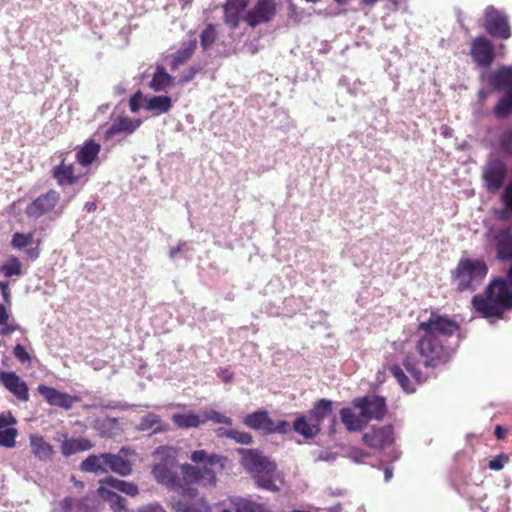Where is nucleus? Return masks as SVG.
Instances as JSON below:
<instances>
[{
    "label": "nucleus",
    "instance_id": "obj_1",
    "mask_svg": "<svg viewBox=\"0 0 512 512\" xmlns=\"http://www.w3.org/2000/svg\"><path fill=\"white\" fill-rule=\"evenodd\" d=\"M460 331L459 323L445 314L431 312L428 320L418 324L416 334L418 339L415 349L423 365L427 368H438L448 364L454 350L444 343L445 338Z\"/></svg>",
    "mask_w": 512,
    "mask_h": 512
},
{
    "label": "nucleus",
    "instance_id": "obj_62",
    "mask_svg": "<svg viewBox=\"0 0 512 512\" xmlns=\"http://www.w3.org/2000/svg\"><path fill=\"white\" fill-rule=\"evenodd\" d=\"M138 512H165V510L158 504H149L142 507Z\"/></svg>",
    "mask_w": 512,
    "mask_h": 512
},
{
    "label": "nucleus",
    "instance_id": "obj_20",
    "mask_svg": "<svg viewBox=\"0 0 512 512\" xmlns=\"http://www.w3.org/2000/svg\"><path fill=\"white\" fill-rule=\"evenodd\" d=\"M134 451L129 447H122L119 454L105 453L106 472L111 471L120 476H128L132 473V463L121 455H132Z\"/></svg>",
    "mask_w": 512,
    "mask_h": 512
},
{
    "label": "nucleus",
    "instance_id": "obj_63",
    "mask_svg": "<svg viewBox=\"0 0 512 512\" xmlns=\"http://www.w3.org/2000/svg\"><path fill=\"white\" fill-rule=\"evenodd\" d=\"M10 314L5 305L0 304V326L9 321Z\"/></svg>",
    "mask_w": 512,
    "mask_h": 512
},
{
    "label": "nucleus",
    "instance_id": "obj_41",
    "mask_svg": "<svg viewBox=\"0 0 512 512\" xmlns=\"http://www.w3.org/2000/svg\"><path fill=\"white\" fill-rule=\"evenodd\" d=\"M0 272L6 278L19 277L23 274L22 263L16 256L11 255L1 264Z\"/></svg>",
    "mask_w": 512,
    "mask_h": 512
},
{
    "label": "nucleus",
    "instance_id": "obj_25",
    "mask_svg": "<svg viewBox=\"0 0 512 512\" xmlns=\"http://www.w3.org/2000/svg\"><path fill=\"white\" fill-rule=\"evenodd\" d=\"M29 440L31 452L38 460L48 462L53 459L55 450L42 436L30 435Z\"/></svg>",
    "mask_w": 512,
    "mask_h": 512
},
{
    "label": "nucleus",
    "instance_id": "obj_54",
    "mask_svg": "<svg viewBox=\"0 0 512 512\" xmlns=\"http://www.w3.org/2000/svg\"><path fill=\"white\" fill-rule=\"evenodd\" d=\"M509 460L508 456L505 454H500L491 459L488 463V467L491 470L499 471L504 467V463Z\"/></svg>",
    "mask_w": 512,
    "mask_h": 512
},
{
    "label": "nucleus",
    "instance_id": "obj_45",
    "mask_svg": "<svg viewBox=\"0 0 512 512\" xmlns=\"http://www.w3.org/2000/svg\"><path fill=\"white\" fill-rule=\"evenodd\" d=\"M218 32L214 24H208L200 35V43L204 50L209 49L216 41Z\"/></svg>",
    "mask_w": 512,
    "mask_h": 512
},
{
    "label": "nucleus",
    "instance_id": "obj_48",
    "mask_svg": "<svg viewBox=\"0 0 512 512\" xmlns=\"http://www.w3.org/2000/svg\"><path fill=\"white\" fill-rule=\"evenodd\" d=\"M406 371L414 378L417 384H422L427 380V377L419 367L410 358H406L403 362Z\"/></svg>",
    "mask_w": 512,
    "mask_h": 512
},
{
    "label": "nucleus",
    "instance_id": "obj_37",
    "mask_svg": "<svg viewBox=\"0 0 512 512\" xmlns=\"http://www.w3.org/2000/svg\"><path fill=\"white\" fill-rule=\"evenodd\" d=\"M172 421L181 429L198 428L200 425H203L201 415L193 412L176 413L172 416Z\"/></svg>",
    "mask_w": 512,
    "mask_h": 512
},
{
    "label": "nucleus",
    "instance_id": "obj_64",
    "mask_svg": "<svg viewBox=\"0 0 512 512\" xmlns=\"http://www.w3.org/2000/svg\"><path fill=\"white\" fill-rule=\"evenodd\" d=\"M216 434L218 437L231 439L232 429L221 427L216 430Z\"/></svg>",
    "mask_w": 512,
    "mask_h": 512
},
{
    "label": "nucleus",
    "instance_id": "obj_15",
    "mask_svg": "<svg viewBox=\"0 0 512 512\" xmlns=\"http://www.w3.org/2000/svg\"><path fill=\"white\" fill-rule=\"evenodd\" d=\"M362 442L371 449L382 450L394 443V429L392 425L372 427L362 435Z\"/></svg>",
    "mask_w": 512,
    "mask_h": 512
},
{
    "label": "nucleus",
    "instance_id": "obj_46",
    "mask_svg": "<svg viewBox=\"0 0 512 512\" xmlns=\"http://www.w3.org/2000/svg\"><path fill=\"white\" fill-rule=\"evenodd\" d=\"M499 150L507 156H512V127L504 130L498 138Z\"/></svg>",
    "mask_w": 512,
    "mask_h": 512
},
{
    "label": "nucleus",
    "instance_id": "obj_29",
    "mask_svg": "<svg viewBox=\"0 0 512 512\" xmlns=\"http://www.w3.org/2000/svg\"><path fill=\"white\" fill-rule=\"evenodd\" d=\"M94 429L103 438H113L121 433V427L117 418L105 417L96 419Z\"/></svg>",
    "mask_w": 512,
    "mask_h": 512
},
{
    "label": "nucleus",
    "instance_id": "obj_47",
    "mask_svg": "<svg viewBox=\"0 0 512 512\" xmlns=\"http://www.w3.org/2000/svg\"><path fill=\"white\" fill-rule=\"evenodd\" d=\"M33 238V232H29L27 234L16 232L12 236L11 246L15 249H23L33 243Z\"/></svg>",
    "mask_w": 512,
    "mask_h": 512
},
{
    "label": "nucleus",
    "instance_id": "obj_11",
    "mask_svg": "<svg viewBox=\"0 0 512 512\" xmlns=\"http://www.w3.org/2000/svg\"><path fill=\"white\" fill-rule=\"evenodd\" d=\"M67 156L68 152H61L59 155L60 163L56 165L51 172L52 177L61 187L73 186L85 177V174L77 171L75 163L66 162Z\"/></svg>",
    "mask_w": 512,
    "mask_h": 512
},
{
    "label": "nucleus",
    "instance_id": "obj_22",
    "mask_svg": "<svg viewBox=\"0 0 512 512\" xmlns=\"http://www.w3.org/2000/svg\"><path fill=\"white\" fill-rule=\"evenodd\" d=\"M248 5V0H226L223 5L224 22L232 29H236L241 20V13Z\"/></svg>",
    "mask_w": 512,
    "mask_h": 512
},
{
    "label": "nucleus",
    "instance_id": "obj_40",
    "mask_svg": "<svg viewBox=\"0 0 512 512\" xmlns=\"http://www.w3.org/2000/svg\"><path fill=\"white\" fill-rule=\"evenodd\" d=\"M171 108L172 101L168 96H153L146 102V109L157 114L167 113Z\"/></svg>",
    "mask_w": 512,
    "mask_h": 512
},
{
    "label": "nucleus",
    "instance_id": "obj_26",
    "mask_svg": "<svg viewBox=\"0 0 512 512\" xmlns=\"http://www.w3.org/2000/svg\"><path fill=\"white\" fill-rule=\"evenodd\" d=\"M243 424L251 429L262 431L268 434L272 419L269 417L268 412L265 410H258L253 413L247 414L243 418Z\"/></svg>",
    "mask_w": 512,
    "mask_h": 512
},
{
    "label": "nucleus",
    "instance_id": "obj_3",
    "mask_svg": "<svg viewBox=\"0 0 512 512\" xmlns=\"http://www.w3.org/2000/svg\"><path fill=\"white\" fill-rule=\"evenodd\" d=\"M190 459L196 465L182 464L180 469L183 473L187 486L202 484L204 486H215L217 483V472L225 468L227 457L215 453L209 454L205 450H195L191 453Z\"/></svg>",
    "mask_w": 512,
    "mask_h": 512
},
{
    "label": "nucleus",
    "instance_id": "obj_49",
    "mask_svg": "<svg viewBox=\"0 0 512 512\" xmlns=\"http://www.w3.org/2000/svg\"><path fill=\"white\" fill-rule=\"evenodd\" d=\"M17 429L9 427L0 431V446L5 448H13L16 444Z\"/></svg>",
    "mask_w": 512,
    "mask_h": 512
},
{
    "label": "nucleus",
    "instance_id": "obj_39",
    "mask_svg": "<svg viewBox=\"0 0 512 512\" xmlns=\"http://www.w3.org/2000/svg\"><path fill=\"white\" fill-rule=\"evenodd\" d=\"M235 512H271L264 504L246 498H235L231 500Z\"/></svg>",
    "mask_w": 512,
    "mask_h": 512
},
{
    "label": "nucleus",
    "instance_id": "obj_27",
    "mask_svg": "<svg viewBox=\"0 0 512 512\" xmlns=\"http://www.w3.org/2000/svg\"><path fill=\"white\" fill-rule=\"evenodd\" d=\"M339 415L341 422L345 426L346 430L349 432L362 431L367 425V422L365 418L361 415V412L359 413V415H357L349 407L342 408L339 412Z\"/></svg>",
    "mask_w": 512,
    "mask_h": 512
},
{
    "label": "nucleus",
    "instance_id": "obj_55",
    "mask_svg": "<svg viewBox=\"0 0 512 512\" xmlns=\"http://www.w3.org/2000/svg\"><path fill=\"white\" fill-rule=\"evenodd\" d=\"M348 456L355 462H362L363 459L369 456V453L358 447H350L348 450Z\"/></svg>",
    "mask_w": 512,
    "mask_h": 512
},
{
    "label": "nucleus",
    "instance_id": "obj_18",
    "mask_svg": "<svg viewBox=\"0 0 512 512\" xmlns=\"http://www.w3.org/2000/svg\"><path fill=\"white\" fill-rule=\"evenodd\" d=\"M0 384L4 386L19 401L27 402L29 400V388L27 383L12 371L0 372Z\"/></svg>",
    "mask_w": 512,
    "mask_h": 512
},
{
    "label": "nucleus",
    "instance_id": "obj_31",
    "mask_svg": "<svg viewBox=\"0 0 512 512\" xmlns=\"http://www.w3.org/2000/svg\"><path fill=\"white\" fill-rule=\"evenodd\" d=\"M60 512H96V508L87 503L86 498L65 497L59 502Z\"/></svg>",
    "mask_w": 512,
    "mask_h": 512
},
{
    "label": "nucleus",
    "instance_id": "obj_6",
    "mask_svg": "<svg viewBox=\"0 0 512 512\" xmlns=\"http://www.w3.org/2000/svg\"><path fill=\"white\" fill-rule=\"evenodd\" d=\"M489 86L504 94L494 106L492 113L497 119H506L512 114V66H502L492 71L487 78Z\"/></svg>",
    "mask_w": 512,
    "mask_h": 512
},
{
    "label": "nucleus",
    "instance_id": "obj_56",
    "mask_svg": "<svg viewBox=\"0 0 512 512\" xmlns=\"http://www.w3.org/2000/svg\"><path fill=\"white\" fill-rule=\"evenodd\" d=\"M200 72L199 67L192 66L186 72H184L179 80L181 84L190 82Z\"/></svg>",
    "mask_w": 512,
    "mask_h": 512
},
{
    "label": "nucleus",
    "instance_id": "obj_51",
    "mask_svg": "<svg viewBox=\"0 0 512 512\" xmlns=\"http://www.w3.org/2000/svg\"><path fill=\"white\" fill-rule=\"evenodd\" d=\"M231 440L242 445H249L253 441V437L250 433L232 429Z\"/></svg>",
    "mask_w": 512,
    "mask_h": 512
},
{
    "label": "nucleus",
    "instance_id": "obj_52",
    "mask_svg": "<svg viewBox=\"0 0 512 512\" xmlns=\"http://www.w3.org/2000/svg\"><path fill=\"white\" fill-rule=\"evenodd\" d=\"M13 354L15 358L22 364L30 363L31 362V356L26 350V348L21 344H16L13 349Z\"/></svg>",
    "mask_w": 512,
    "mask_h": 512
},
{
    "label": "nucleus",
    "instance_id": "obj_24",
    "mask_svg": "<svg viewBox=\"0 0 512 512\" xmlns=\"http://www.w3.org/2000/svg\"><path fill=\"white\" fill-rule=\"evenodd\" d=\"M141 120H133L129 117H119L112 125L106 130L104 137L106 140H111L115 135L119 133L132 134L140 125Z\"/></svg>",
    "mask_w": 512,
    "mask_h": 512
},
{
    "label": "nucleus",
    "instance_id": "obj_30",
    "mask_svg": "<svg viewBox=\"0 0 512 512\" xmlns=\"http://www.w3.org/2000/svg\"><path fill=\"white\" fill-rule=\"evenodd\" d=\"M98 495L106 501L113 512H130L127 508L126 500L117 493L100 486L97 489Z\"/></svg>",
    "mask_w": 512,
    "mask_h": 512
},
{
    "label": "nucleus",
    "instance_id": "obj_13",
    "mask_svg": "<svg viewBox=\"0 0 512 512\" xmlns=\"http://www.w3.org/2000/svg\"><path fill=\"white\" fill-rule=\"evenodd\" d=\"M276 14V3L274 0H258L257 3L247 11L243 20L251 28L270 22Z\"/></svg>",
    "mask_w": 512,
    "mask_h": 512
},
{
    "label": "nucleus",
    "instance_id": "obj_10",
    "mask_svg": "<svg viewBox=\"0 0 512 512\" xmlns=\"http://www.w3.org/2000/svg\"><path fill=\"white\" fill-rule=\"evenodd\" d=\"M485 236L487 241L494 245L499 260L512 259V230L510 227L502 229L490 227Z\"/></svg>",
    "mask_w": 512,
    "mask_h": 512
},
{
    "label": "nucleus",
    "instance_id": "obj_9",
    "mask_svg": "<svg viewBox=\"0 0 512 512\" xmlns=\"http://www.w3.org/2000/svg\"><path fill=\"white\" fill-rule=\"evenodd\" d=\"M353 406L361 411L366 422L370 420H382L387 414L386 399L382 396L372 395L356 398Z\"/></svg>",
    "mask_w": 512,
    "mask_h": 512
},
{
    "label": "nucleus",
    "instance_id": "obj_16",
    "mask_svg": "<svg viewBox=\"0 0 512 512\" xmlns=\"http://www.w3.org/2000/svg\"><path fill=\"white\" fill-rule=\"evenodd\" d=\"M152 474L158 483L172 489H184L187 487L186 481L182 479L183 473L181 469L173 471L167 463L161 462L154 465Z\"/></svg>",
    "mask_w": 512,
    "mask_h": 512
},
{
    "label": "nucleus",
    "instance_id": "obj_8",
    "mask_svg": "<svg viewBox=\"0 0 512 512\" xmlns=\"http://www.w3.org/2000/svg\"><path fill=\"white\" fill-rule=\"evenodd\" d=\"M483 26L494 38L507 40L512 35L507 15L492 5L485 9Z\"/></svg>",
    "mask_w": 512,
    "mask_h": 512
},
{
    "label": "nucleus",
    "instance_id": "obj_12",
    "mask_svg": "<svg viewBox=\"0 0 512 512\" xmlns=\"http://www.w3.org/2000/svg\"><path fill=\"white\" fill-rule=\"evenodd\" d=\"M60 201V193L55 189H49L46 193L39 195L25 208L28 218L38 219L51 213Z\"/></svg>",
    "mask_w": 512,
    "mask_h": 512
},
{
    "label": "nucleus",
    "instance_id": "obj_17",
    "mask_svg": "<svg viewBox=\"0 0 512 512\" xmlns=\"http://www.w3.org/2000/svg\"><path fill=\"white\" fill-rule=\"evenodd\" d=\"M471 56L481 67H489L495 59L494 47L489 39L478 36L471 43Z\"/></svg>",
    "mask_w": 512,
    "mask_h": 512
},
{
    "label": "nucleus",
    "instance_id": "obj_61",
    "mask_svg": "<svg viewBox=\"0 0 512 512\" xmlns=\"http://www.w3.org/2000/svg\"><path fill=\"white\" fill-rule=\"evenodd\" d=\"M0 327H1L0 334H2V335H9L18 329L17 325H12V324H9L8 322H6V324H2Z\"/></svg>",
    "mask_w": 512,
    "mask_h": 512
},
{
    "label": "nucleus",
    "instance_id": "obj_28",
    "mask_svg": "<svg viewBox=\"0 0 512 512\" xmlns=\"http://www.w3.org/2000/svg\"><path fill=\"white\" fill-rule=\"evenodd\" d=\"M333 402L331 400L322 398L314 402L313 407L309 410V419L321 428L324 419L332 413Z\"/></svg>",
    "mask_w": 512,
    "mask_h": 512
},
{
    "label": "nucleus",
    "instance_id": "obj_2",
    "mask_svg": "<svg viewBox=\"0 0 512 512\" xmlns=\"http://www.w3.org/2000/svg\"><path fill=\"white\" fill-rule=\"evenodd\" d=\"M471 303L482 317L502 319L506 310H512V285L504 277L494 278L483 294L473 296Z\"/></svg>",
    "mask_w": 512,
    "mask_h": 512
},
{
    "label": "nucleus",
    "instance_id": "obj_36",
    "mask_svg": "<svg viewBox=\"0 0 512 512\" xmlns=\"http://www.w3.org/2000/svg\"><path fill=\"white\" fill-rule=\"evenodd\" d=\"M105 453L92 454L80 464V469L88 473H106Z\"/></svg>",
    "mask_w": 512,
    "mask_h": 512
},
{
    "label": "nucleus",
    "instance_id": "obj_58",
    "mask_svg": "<svg viewBox=\"0 0 512 512\" xmlns=\"http://www.w3.org/2000/svg\"><path fill=\"white\" fill-rule=\"evenodd\" d=\"M16 424V419L12 416L0 415V431Z\"/></svg>",
    "mask_w": 512,
    "mask_h": 512
},
{
    "label": "nucleus",
    "instance_id": "obj_33",
    "mask_svg": "<svg viewBox=\"0 0 512 512\" xmlns=\"http://www.w3.org/2000/svg\"><path fill=\"white\" fill-rule=\"evenodd\" d=\"M293 430L305 439L315 438L321 431L307 416L300 415L293 422Z\"/></svg>",
    "mask_w": 512,
    "mask_h": 512
},
{
    "label": "nucleus",
    "instance_id": "obj_4",
    "mask_svg": "<svg viewBox=\"0 0 512 512\" xmlns=\"http://www.w3.org/2000/svg\"><path fill=\"white\" fill-rule=\"evenodd\" d=\"M241 456L240 463L248 472L258 488L279 492L280 487L276 484L278 478L277 464L274 460L264 455L259 449H237Z\"/></svg>",
    "mask_w": 512,
    "mask_h": 512
},
{
    "label": "nucleus",
    "instance_id": "obj_34",
    "mask_svg": "<svg viewBox=\"0 0 512 512\" xmlns=\"http://www.w3.org/2000/svg\"><path fill=\"white\" fill-rule=\"evenodd\" d=\"M173 85V77L166 72L163 66L158 65L150 81L149 87L155 92L166 91Z\"/></svg>",
    "mask_w": 512,
    "mask_h": 512
},
{
    "label": "nucleus",
    "instance_id": "obj_59",
    "mask_svg": "<svg viewBox=\"0 0 512 512\" xmlns=\"http://www.w3.org/2000/svg\"><path fill=\"white\" fill-rule=\"evenodd\" d=\"M40 243H41V241L38 240L35 247L26 249L25 252L29 259L36 260L39 258L40 252H41Z\"/></svg>",
    "mask_w": 512,
    "mask_h": 512
},
{
    "label": "nucleus",
    "instance_id": "obj_44",
    "mask_svg": "<svg viewBox=\"0 0 512 512\" xmlns=\"http://www.w3.org/2000/svg\"><path fill=\"white\" fill-rule=\"evenodd\" d=\"M201 418L203 420V424L207 423L208 421H211L216 424H226V425L230 426V425H232V422H233V420L230 417H228L214 409L204 410L201 414Z\"/></svg>",
    "mask_w": 512,
    "mask_h": 512
},
{
    "label": "nucleus",
    "instance_id": "obj_19",
    "mask_svg": "<svg viewBox=\"0 0 512 512\" xmlns=\"http://www.w3.org/2000/svg\"><path fill=\"white\" fill-rule=\"evenodd\" d=\"M37 391L49 405L65 410H70L73 404L79 401V397L71 396L45 384H40L37 387Z\"/></svg>",
    "mask_w": 512,
    "mask_h": 512
},
{
    "label": "nucleus",
    "instance_id": "obj_60",
    "mask_svg": "<svg viewBox=\"0 0 512 512\" xmlns=\"http://www.w3.org/2000/svg\"><path fill=\"white\" fill-rule=\"evenodd\" d=\"M0 290L3 296V299L6 303H9L11 300V292L9 288V284L7 282H0Z\"/></svg>",
    "mask_w": 512,
    "mask_h": 512
},
{
    "label": "nucleus",
    "instance_id": "obj_53",
    "mask_svg": "<svg viewBox=\"0 0 512 512\" xmlns=\"http://www.w3.org/2000/svg\"><path fill=\"white\" fill-rule=\"evenodd\" d=\"M289 428H290V425L285 420H279L277 422H274L272 420V425H270V427H269L268 434H274V433L285 434L288 432Z\"/></svg>",
    "mask_w": 512,
    "mask_h": 512
},
{
    "label": "nucleus",
    "instance_id": "obj_38",
    "mask_svg": "<svg viewBox=\"0 0 512 512\" xmlns=\"http://www.w3.org/2000/svg\"><path fill=\"white\" fill-rule=\"evenodd\" d=\"M101 482L131 497H135L139 494V488L133 482L120 480L113 476H108Z\"/></svg>",
    "mask_w": 512,
    "mask_h": 512
},
{
    "label": "nucleus",
    "instance_id": "obj_42",
    "mask_svg": "<svg viewBox=\"0 0 512 512\" xmlns=\"http://www.w3.org/2000/svg\"><path fill=\"white\" fill-rule=\"evenodd\" d=\"M389 371L406 393L415 392V385L410 381L404 370L399 365L395 364L390 366Z\"/></svg>",
    "mask_w": 512,
    "mask_h": 512
},
{
    "label": "nucleus",
    "instance_id": "obj_14",
    "mask_svg": "<svg viewBox=\"0 0 512 512\" xmlns=\"http://www.w3.org/2000/svg\"><path fill=\"white\" fill-rule=\"evenodd\" d=\"M183 497L172 502L176 512H211L210 506L203 497H198L194 488L183 489Z\"/></svg>",
    "mask_w": 512,
    "mask_h": 512
},
{
    "label": "nucleus",
    "instance_id": "obj_23",
    "mask_svg": "<svg viewBox=\"0 0 512 512\" xmlns=\"http://www.w3.org/2000/svg\"><path fill=\"white\" fill-rule=\"evenodd\" d=\"M64 439L61 441V453L64 457H70L76 453L89 451L94 447V444L87 438H68L66 434L63 435Z\"/></svg>",
    "mask_w": 512,
    "mask_h": 512
},
{
    "label": "nucleus",
    "instance_id": "obj_43",
    "mask_svg": "<svg viewBox=\"0 0 512 512\" xmlns=\"http://www.w3.org/2000/svg\"><path fill=\"white\" fill-rule=\"evenodd\" d=\"M501 201L504 204V209L497 213L499 219L504 220L507 218V214L512 215V179L505 186L504 191L501 195Z\"/></svg>",
    "mask_w": 512,
    "mask_h": 512
},
{
    "label": "nucleus",
    "instance_id": "obj_5",
    "mask_svg": "<svg viewBox=\"0 0 512 512\" xmlns=\"http://www.w3.org/2000/svg\"><path fill=\"white\" fill-rule=\"evenodd\" d=\"M488 266L481 258L462 256L451 270V285L457 292L475 291L484 281Z\"/></svg>",
    "mask_w": 512,
    "mask_h": 512
},
{
    "label": "nucleus",
    "instance_id": "obj_7",
    "mask_svg": "<svg viewBox=\"0 0 512 512\" xmlns=\"http://www.w3.org/2000/svg\"><path fill=\"white\" fill-rule=\"evenodd\" d=\"M508 175L506 163L496 156H489L482 167L481 180L488 193L495 194L505 184Z\"/></svg>",
    "mask_w": 512,
    "mask_h": 512
},
{
    "label": "nucleus",
    "instance_id": "obj_50",
    "mask_svg": "<svg viewBox=\"0 0 512 512\" xmlns=\"http://www.w3.org/2000/svg\"><path fill=\"white\" fill-rule=\"evenodd\" d=\"M142 429H153L157 432L161 429V419L158 415L148 414L141 419Z\"/></svg>",
    "mask_w": 512,
    "mask_h": 512
},
{
    "label": "nucleus",
    "instance_id": "obj_32",
    "mask_svg": "<svg viewBox=\"0 0 512 512\" xmlns=\"http://www.w3.org/2000/svg\"><path fill=\"white\" fill-rule=\"evenodd\" d=\"M60 512H96V508L87 503L86 498L65 497L59 502Z\"/></svg>",
    "mask_w": 512,
    "mask_h": 512
},
{
    "label": "nucleus",
    "instance_id": "obj_35",
    "mask_svg": "<svg viewBox=\"0 0 512 512\" xmlns=\"http://www.w3.org/2000/svg\"><path fill=\"white\" fill-rule=\"evenodd\" d=\"M196 40H190L184 43L182 47L172 56L171 70H177L181 65H184L194 54L196 50Z\"/></svg>",
    "mask_w": 512,
    "mask_h": 512
},
{
    "label": "nucleus",
    "instance_id": "obj_57",
    "mask_svg": "<svg viewBox=\"0 0 512 512\" xmlns=\"http://www.w3.org/2000/svg\"><path fill=\"white\" fill-rule=\"evenodd\" d=\"M142 99V93L141 91H137L135 94H133L129 100V107L132 113H136L139 111L140 108V101Z\"/></svg>",
    "mask_w": 512,
    "mask_h": 512
},
{
    "label": "nucleus",
    "instance_id": "obj_21",
    "mask_svg": "<svg viewBox=\"0 0 512 512\" xmlns=\"http://www.w3.org/2000/svg\"><path fill=\"white\" fill-rule=\"evenodd\" d=\"M101 145L94 139L86 140L76 148V161L82 167H89L99 156Z\"/></svg>",
    "mask_w": 512,
    "mask_h": 512
}]
</instances>
